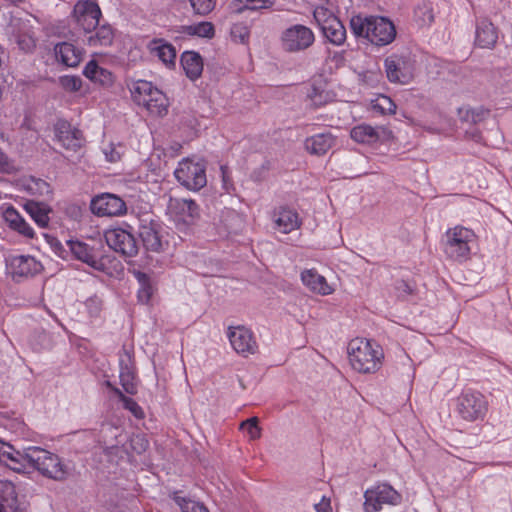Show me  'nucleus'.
<instances>
[{"mask_svg": "<svg viewBox=\"0 0 512 512\" xmlns=\"http://www.w3.org/2000/svg\"><path fill=\"white\" fill-rule=\"evenodd\" d=\"M83 74L90 81L106 87L112 86L115 80L112 72L100 66L95 60H90L86 64Z\"/></svg>", "mask_w": 512, "mask_h": 512, "instance_id": "cd10ccee", "label": "nucleus"}, {"mask_svg": "<svg viewBox=\"0 0 512 512\" xmlns=\"http://www.w3.org/2000/svg\"><path fill=\"white\" fill-rule=\"evenodd\" d=\"M414 17L420 26L430 25L434 20L431 4L425 2L419 4L414 11Z\"/></svg>", "mask_w": 512, "mask_h": 512, "instance_id": "ea45409f", "label": "nucleus"}, {"mask_svg": "<svg viewBox=\"0 0 512 512\" xmlns=\"http://www.w3.org/2000/svg\"><path fill=\"white\" fill-rule=\"evenodd\" d=\"M0 501L13 512L23 510V503L19 501L15 486L9 481H0Z\"/></svg>", "mask_w": 512, "mask_h": 512, "instance_id": "2f4dec72", "label": "nucleus"}, {"mask_svg": "<svg viewBox=\"0 0 512 512\" xmlns=\"http://www.w3.org/2000/svg\"><path fill=\"white\" fill-rule=\"evenodd\" d=\"M273 219L276 229L284 234L298 229L301 225L298 213L287 207L275 210Z\"/></svg>", "mask_w": 512, "mask_h": 512, "instance_id": "4be33fe9", "label": "nucleus"}, {"mask_svg": "<svg viewBox=\"0 0 512 512\" xmlns=\"http://www.w3.org/2000/svg\"><path fill=\"white\" fill-rule=\"evenodd\" d=\"M227 337L232 348L242 356L254 354L257 349L253 333L244 326H230L227 330Z\"/></svg>", "mask_w": 512, "mask_h": 512, "instance_id": "a211bd4d", "label": "nucleus"}, {"mask_svg": "<svg viewBox=\"0 0 512 512\" xmlns=\"http://www.w3.org/2000/svg\"><path fill=\"white\" fill-rule=\"evenodd\" d=\"M120 383L124 391L134 395L137 392V384L135 381L134 371L131 366V355L125 352L124 357L120 359Z\"/></svg>", "mask_w": 512, "mask_h": 512, "instance_id": "c756f323", "label": "nucleus"}, {"mask_svg": "<svg viewBox=\"0 0 512 512\" xmlns=\"http://www.w3.org/2000/svg\"><path fill=\"white\" fill-rule=\"evenodd\" d=\"M6 507L7 506L0 501V512H5L6 511Z\"/></svg>", "mask_w": 512, "mask_h": 512, "instance_id": "052dcab7", "label": "nucleus"}, {"mask_svg": "<svg viewBox=\"0 0 512 512\" xmlns=\"http://www.w3.org/2000/svg\"><path fill=\"white\" fill-rule=\"evenodd\" d=\"M114 39V32L109 25L98 27L94 33H91L86 43L90 47H107L110 46Z\"/></svg>", "mask_w": 512, "mask_h": 512, "instance_id": "f704fd0d", "label": "nucleus"}, {"mask_svg": "<svg viewBox=\"0 0 512 512\" xmlns=\"http://www.w3.org/2000/svg\"><path fill=\"white\" fill-rule=\"evenodd\" d=\"M317 512H332L330 499L325 496L322 497L320 502L314 505Z\"/></svg>", "mask_w": 512, "mask_h": 512, "instance_id": "13d9d810", "label": "nucleus"}, {"mask_svg": "<svg viewBox=\"0 0 512 512\" xmlns=\"http://www.w3.org/2000/svg\"><path fill=\"white\" fill-rule=\"evenodd\" d=\"M181 65L191 80L198 79L203 71V61L201 56L194 51H186L181 56Z\"/></svg>", "mask_w": 512, "mask_h": 512, "instance_id": "7c9ffc66", "label": "nucleus"}, {"mask_svg": "<svg viewBox=\"0 0 512 512\" xmlns=\"http://www.w3.org/2000/svg\"><path fill=\"white\" fill-rule=\"evenodd\" d=\"M131 447L138 454L146 451L149 446L148 441L142 435H135L131 438Z\"/></svg>", "mask_w": 512, "mask_h": 512, "instance_id": "5fc2aeb1", "label": "nucleus"}, {"mask_svg": "<svg viewBox=\"0 0 512 512\" xmlns=\"http://www.w3.org/2000/svg\"><path fill=\"white\" fill-rule=\"evenodd\" d=\"M57 141L67 150H77L82 145L81 132L72 128L70 123L59 120L54 126Z\"/></svg>", "mask_w": 512, "mask_h": 512, "instance_id": "412c9836", "label": "nucleus"}, {"mask_svg": "<svg viewBox=\"0 0 512 512\" xmlns=\"http://www.w3.org/2000/svg\"><path fill=\"white\" fill-rule=\"evenodd\" d=\"M235 3L239 4V7L236 8V12L241 13L244 10L249 11H279V8H276L275 0H234Z\"/></svg>", "mask_w": 512, "mask_h": 512, "instance_id": "c9c22d12", "label": "nucleus"}, {"mask_svg": "<svg viewBox=\"0 0 512 512\" xmlns=\"http://www.w3.org/2000/svg\"><path fill=\"white\" fill-rule=\"evenodd\" d=\"M498 40L494 25L487 19L480 20L476 25L475 44L480 48L492 49Z\"/></svg>", "mask_w": 512, "mask_h": 512, "instance_id": "393cba45", "label": "nucleus"}, {"mask_svg": "<svg viewBox=\"0 0 512 512\" xmlns=\"http://www.w3.org/2000/svg\"><path fill=\"white\" fill-rule=\"evenodd\" d=\"M307 96L315 107L323 106L336 98V94L329 89L328 84L321 78L313 80Z\"/></svg>", "mask_w": 512, "mask_h": 512, "instance_id": "bb28decb", "label": "nucleus"}, {"mask_svg": "<svg viewBox=\"0 0 512 512\" xmlns=\"http://www.w3.org/2000/svg\"><path fill=\"white\" fill-rule=\"evenodd\" d=\"M363 509L365 512H379L383 505H398L402 497L388 483H377L364 492Z\"/></svg>", "mask_w": 512, "mask_h": 512, "instance_id": "9d476101", "label": "nucleus"}, {"mask_svg": "<svg viewBox=\"0 0 512 512\" xmlns=\"http://www.w3.org/2000/svg\"><path fill=\"white\" fill-rule=\"evenodd\" d=\"M370 105L374 112L381 115L395 114L397 108L393 100L383 94L377 95L375 98L371 99Z\"/></svg>", "mask_w": 512, "mask_h": 512, "instance_id": "58836bf2", "label": "nucleus"}, {"mask_svg": "<svg viewBox=\"0 0 512 512\" xmlns=\"http://www.w3.org/2000/svg\"><path fill=\"white\" fill-rule=\"evenodd\" d=\"M35 446H30L24 450H17L10 444H0V462L18 473H25L32 466V453Z\"/></svg>", "mask_w": 512, "mask_h": 512, "instance_id": "f8f14e48", "label": "nucleus"}, {"mask_svg": "<svg viewBox=\"0 0 512 512\" xmlns=\"http://www.w3.org/2000/svg\"><path fill=\"white\" fill-rule=\"evenodd\" d=\"M6 264L13 279L32 277L43 269L42 264L30 255H11Z\"/></svg>", "mask_w": 512, "mask_h": 512, "instance_id": "f3484780", "label": "nucleus"}, {"mask_svg": "<svg viewBox=\"0 0 512 512\" xmlns=\"http://www.w3.org/2000/svg\"><path fill=\"white\" fill-rule=\"evenodd\" d=\"M239 429L244 431L249 440H257L261 437V428L259 427V420L257 417H251L241 422Z\"/></svg>", "mask_w": 512, "mask_h": 512, "instance_id": "37998d69", "label": "nucleus"}, {"mask_svg": "<svg viewBox=\"0 0 512 512\" xmlns=\"http://www.w3.org/2000/svg\"><path fill=\"white\" fill-rule=\"evenodd\" d=\"M66 244L75 259L94 270L101 271L104 269V264L100 258L98 249L79 240H69Z\"/></svg>", "mask_w": 512, "mask_h": 512, "instance_id": "6ab92c4d", "label": "nucleus"}, {"mask_svg": "<svg viewBox=\"0 0 512 512\" xmlns=\"http://www.w3.org/2000/svg\"><path fill=\"white\" fill-rule=\"evenodd\" d=\"M395 289L397 291V296L403 299H406L409 295L413 293L412 286L404 280H400L396 282Z\"/></svg>", "mask_w": 512, "mask_h": 512, "instance_id": "6e6d98bb", "label": "nucleus"}, {"mask_svg": "<svg viewBox=\"0 0 512 512\" xmlns=\"http://www.w3.org/2000/svg\"><path fill=\"white\" fill-rule=\"evenodd\" d=\"M348 357L355 371L371 374L381 368L384 353L375 342L365 338H355L348 344Z\"/></svg>", "mask_w": 512, "mask_h": 512, "instance_id": "f03ea898", "label": "nucleus"}, {"mask_svg": "<svg viewBox=\"0 0 512 512\" xmlns=\"http://www.w3.org/2000/svg\"><path fill=\"white\" fill-rule=\"evenodd\" d=\"M221 172H222V181H223V187L226 191H229L230 188L232 187V184L230 182V179H229V176H228V173H227V169L225 167H221Z\"/></svg>", "mask_w": 512, "mask_h": 512, "instance_id": "bf43d9fd", "label": "nucleus"}, {"mask_svg": "<svg viewBox=\"0 0 512 512\" xmlns=\"http://www.w3.org/2000/svg\"><path fill=\"white\" fill-rule=\"evenodd\" d=\"M167 209L179 229L193 225L200 218L199 205L192 199L170 198Z\"/></svg>", "mask_w": 512, "mask_h": 512, "instance_id": "9b49d317", "label": "nucleus"}, {"mask_svg": "<svg viewBox=\"0 0 512 512\" xmlns=\"http://www.w3.org/2000/svg\"><path fill=\"white\" fill-rule=\"evenodd\" d=\"M161 226L154 221H144L139 230V235L142 239L143 245L147 250L159 252L162 248Z\"/></svg>", "mask_w": 512, "mask_h": 512, "instance_id": "b1692460", "label": "nucleus"}, {"mask_svg": "<svg viewBox=\"0 0 512 512\" xmlns=\"http://www.w3.org/2000/svg\"><path fill=\"white\" fill-rule=\"evenodd\" d=\"M11 229L17 231L19 234L23 235L27 238H33L34 237V230L33 228L25 221V219H22L20 222L17 223L14 227Z\"/></svg>", "mask_w": 512, "mask_h": 512, "instance_id": "4d7b16f0", "label": "nucleus"}, {"mask_svg": "<svg viewBox=\"0 0 512 512\" xmlns=\"http://www.w3.org/2000/svg\"><path fill=\"white\" fill-rule=\"evenodd\" d=\"M324 37L333 45L340 46L346 40V30L340 20L336 17L321 28Z\"/></svg>", "mask_w": 512, "mask_h": 512, "instance_id": "473e14b6", "label": "nucleus"}, {"mask_svg": "<svg viewBox=\"0 0 512 512\" xmlns=\"http://www.w3.org/2000/svg\"><path fill=\"white\" fill-rule=\"evenodd\" d=\"M123 147L121 145L109 144L104 147L103 152L106 160L109 162H117L122 155Z\"/></svg>", "mask_w": 512, "mask_h": 512, "instance_id": "3c124183", "label": "nucleus"}, {"mask_svg": "<svg viewBox=\"0 0 512 512\" xmlns=\"http://www.w3.org/2000/svg\"><path fill=\"white\" fill-rule=\"evenodd\" d=\"M442 245L448 259L463 263L477 246V236L472 229L458 225L445 232Z\"/></svg>", "mask_w": 512, "mask_h": 512, "instance_id": "20e7f679", "label": "nucleus"}, {"mask_svg": "<svg viewBox=\"0 0 512 512\" xmlns=\"http://www.w3.org/2000/svg\"><path fill=\"white\" fill-rule=\"evenodd\" d=\"M488 401L479 391L464 390L456 399L455 410L465 421L481 420L488 411Z\"/></svg>", "mask_w": 512, "mask_h": 512, "instance_id": "6e6552de", "label": "nucleus"}, {"mask_svg": "<svg viewBox=\"0 0 512 512\" xmlns=\"http://www.w3.org/2000/svg\"><path fill=\"white\" fill-rule=\"evenodd\" d=\"M16 41H17L18 47L25 52H29L35 47V40L29 34H23V35L17 36Z\"/></svg>", "mask_w": 512, "mask_h": 512, "instance_id": "864d4df0", "label": "nucleus"}, {"mask_svg": "<svg viewBox=\"0 0 512 512\" xmlns=\"http://www.w3.org/2000/svg\"><path fill=\"white\" fill-rule=\"evenodd\" d=\"M104 238L107 245L114 251L125 256H134L138 246L132 233L121 227L110 228L105 231Z\"/></svg>", "mask_w": 512, "mask_h": 512, "instance_id": "ddd939ff", "label": "nucleus"}, {"mask_svg": "<svg viewBox=\"0 0 512 512\" xmlns=\"http://www.w3.org/2000/svg\"><path fill=\"white\" fill-rule=\"evenodd\" d=\"M73 16L79 27L91 33L99 23L101 10L96 0H79L74 6Z\"/></svg>", "mask_w": 512, "mask_h": 512, "instance_id": "4468645a", "label": "nucleus"}, {"mask_svg": "<svg viewBox=\"0 0 512 512\" xmlns=\"http://www.w3.org/2000/svg\"><path fill=\"white\" fill-rule=\"evenodd\" d=\"M302 284L312 293L328 296L334 293L335 287L314 268L304 269L300 274Z\"/></svg>", "mask_w": 512, "mask_h": 512, "instance_id": "aec40b11", "label": "nucleus"}, {"mask_svg": "<svg viewBox=\"0 0 512 512\" xmlns=\"http://www.w3.org/2000/svg\"><path fill=\"white\" fill-rule=\"evenodd\" d=\"M335 144L334 136L327 133H320L308 137L305 140L304 146L307 152L313 155H323L329 151Z\"/></svg>", "mask_w": 512, "mask_h": 512, "instance_id": "c85d7f7f", "label": "nucleus"}, {"mask_svg": "<svg viewBox=\"0 0 512 512\" xmlns=\"http://www.w3.org/2000/svg\"><path fill=\"white\" fill-rule=\"evenodd\" d=\"M350 27L356 36L364 37L377 46L388 45L396 37L394 24L381 16H354L350 20Z\"/></svg>", "mask_w": 512, "mask_h": 512, "instance_id": "f257e3e1", "label": "nucleus"}, {"mask_svg": "<svg viewBox=\"0 0 512 512\" xmlns=\"http://www.w3.org/2000/svg\"><path fill=\"white\" fill-rule=\"evenodd\" d=\"M134 275L140 284L138 300L143 304H147L154 293V286L151 279L147 274L140 271L134 272Z\"/></svg>", "mask_w": 512, "mask_h": 512, "instance_id": "4c0bfd02", "label": "nucleus"}, {"mask_svg": "<svg viewBox=\"0 0 512 512\" xmlns=\"http://www.w3.org/2000/svg\"><path fill=\"white\" fill-rule=\"evenodd\" d=\"M233 41L241 44L248 42L250 37V29L244 23H236L232 26L230 31Z\"/></svg>", "mask_w": 512, "mask_h": 512, "instance_id": "c03bdc74", "label": "nucleus"}, {"mask_svg": "<svg viewBox=\"0 0 512 512\" xmlns=\"http://www.w3.org/2000/svg\"><path fill=\"white\" fill-rule=\"evenodd\" d=\"M183 32L189 36L211 39L215 35V28L211 22L202 21L183 27Z\"/></svg>", "mask_w": 512, "mask_h": 512, "instance_id": "e433bc0d", "label": "nucleus"}, {"mask_svg": "<svg viewBox=\"0 0 512 512\" xmlns=\"http://www.w3.org/2000/svg\"><path fill=\"white\" fill-rule=\"evenodd\" d=\"M60 86L67 92H77L82 87V80L78 76L65 75L59 79Z\"/></svg>", "mask_w": 512, "mask_h": 512, "instance_id": "49530a36", "label": "nucleus"}, {"mask_svg": "<svg viewBox=\"0 0 512 512\" xmlns=\"http://www.w3.org/2000/svg\"><path fill=\"white\" fill-rule=\"evenodd\" d=\"M174 501L181 508L182 512H209L206 506L202 503L186 499L180 496L178 493H174Z\"/></svg>", "mask_w": 512, "mask_h": 512, "instance_id": "79ce46f5", "label": "nucleus"}, {"mask_svg": "<svg viewBox=\"0 0 512 512\" xmlns=\"http://www.w3.org/2000/svg\"><path fill=\"white\" fill-rule=\"evenodd\" d=\"M132 100L150 115L163 117L168 113L170 102L165 93L147 80H135L129 85Z\"/></svg>", "mask_w": 512, "mask_h": 512, "instance_id": "7ed1b4c3", "label": "nucleus"}, {"mask_svg": "<svg viewBox=\"0 0 512 512\" xmlns=\"http://www.w3.org/2000/svg\"><path fill=\"white\" fill-rule=\"evenodd\" d=\"M384 67L390 82L407 85L415 77L416 60L409 52L395 53L385 59Z\"/></svg>", "mask_w": 512, "mask_h": 512, "instance_id": "423d86ee", "label": "nucleus"}, {"mask_svg": "<svg viewBox=\"0 0 512 512\" xmlns=\"http://www.w3.org/2000/svg\"><path fill=\"white\" fill-rule=\"evenodd\" d=\"M3 219L6 222V224L12 228L15 225H17L18 222H20L22 219H24L18 211L11 205L3 207Z\"/></svg>", "mask_w": 512, "mask_h": 512, "instance_id": "09e8293b", "label": "nucleus"}, {"mask_svg": "<svg viewBox=\"0 0 512 512\" xmlns=\"http://www.w3.org/2000/svg\"><path fill=\"white\" fill-rule=\"evenodd\" d=\"M150 53L157 57L167 68L176 64V49L163 39H154L148 45Z\"/></svg>", "mask_w": 512, "mask_h": 512, "instance_id": "a878e982", "label": "nucleus"}, {"mask_svg": "<svg viewBox=\"0 0 512 512\" xmlns=\"http://www.w3.org/2000/svg\"><path fill=\"white\" fill-rule=\"evenodd\" d=\"M115 394L119 397V399L123 402L124 407L129 410L135 417L142 418L143 417V411L141 407L132 399L123 394V392L115 388L114 389Z\"/></svg>", "mask_w": 512, "mask_h": 512, "instance_id": "a18cd8bd", "label": "nucleus"}, {"mask_svg": "<svg viewBox=\"0 0 512 512\" xmlns=\"http://www.w3.org/2000/svg\"><path fill=\"white\" fill-rule=\"evenodd\" d=\"M90 207L92 213L100 217L121 216L127 210L125 202L111 193H103L94 197Z\"/></svg>", "mask_w": 512, "mask_h": 512, "instance_id": "2eb2a0df", "label": "nucleus"}, {"mask_svg": "<svg viewBox=\"0 0 512 512\" xmlns=\"http://www.w3.org/2000/svg\"><path fill=\"white\" fill-rule=\"evenodd\" d=\"M350 136L358 143L376 145L388 142L392 138V132L385 126L360 124L351 129Z\"/></svg>", "mask_w": 512, "mask_h": 512, "instance_id": "dca6fc26", "label": "nucleus"}, {"mask_svg": "<svg viewBox=\"0 0 512 512\" xmlns=\"http://www.w3.org/2000/svg\"><path fill=\"white\" fill-rule=\"evenodd\" d=\"M194 15L207 16L216 7L217 0H186Z\"/></svg>", "mask_w": 512, "mask_h": 512, "instance_id": "a19ab883", "label": "nucleus"}, {"mask_svg": "<svg viewBox=\"0 0 512 512\" xmlns=\"http://www.w3.org/2000/svg\"><path fill=\"white\" fill-rule=\"evenodd\" d=\"M24 208L39 227H47L50 220L49 213L51 212L48 205L41 202L28 201Z\"/></svg>", "mask_w": 512, "mask_h": 512, "instance_id": "72a5a7b5", "label": "nucleus"}, {"mask_svg": "<svg viewBox=\"0 0 512 512\" xmlns=\"http://www.w3.org/2000/svg\"><path fill=\"white\" fill-rule=\"evenodd\" d=\"M28 188L34 194L44 195L50 193L49 184L41 179H32Z\"/></svg>", "mask_w": 512, "mask_h": 512, "instance_id": "603ef678", "label": "nucleus"}, {"mask_svg": "<svg viewBox=\"0 0 512 512\" xmlns=\"http://www.w3.org/2000/svg\"><path fill=\"white\" fill-rule=\"evenodd\" d=\"M54 53L56 60L67 67H77L83 57V51L70 42L56 44Z\"/></svg>", "mask_w": 512, "mask_h": 512, "instance_id": "5701e85b", "label": "nucleus"}, {"mask_svg": "<svg viewBox=\"0 0 512 512\" xmlns=\"http://www.w3.org/2000/svg\"><path fill=\"white\" fill-rule=\"evenodd\" d=\"M174 175L182 186L191 191H199L207 184L206 163L200 158L182 159Z\"/></svg>", "mask_w": 512, "mask_h": 512, "instance_id": "39448f33", "label": "nucleus"}, {"mask_svg": "<svg viewBox=\"0 0 512 512\" xmlns=\"http://www.w3.org/2000/svg\"><path fill=\"white\" fill-rule=\"evenodd\" d=\"M31 469L53 480H64L68 475V467L61 458L50 451L35 446L32 453Z\"/></svg>", "mask_w": 512, "mask_h": 512, "instance_id": "1a4fd4ad", "label": "nucleus"}, {"mask_svg": "<svg viewBox=\"0 0 512 512\" xmlns=\"http://www.w3.org/2000/svg\"><path fill=\"white\" fill-rule=\"evenodd\" d=\"M85 306L88 313L91 316L95 317L98 316L100 311L102 310L103 301L100 297L94 295L86 300Z\"/></svg>", "mask_w": 512, "mask_h": 512, "instance_id": "8fccbe9b", "label": "nucleus"}, {"mask_svg": "<svg viewBox=\"0 0 512 512\" xmlns=\"http://www.w3.org/2000/svg\"><path fill=\"white\" fill-rule=\"evenodd\" d=\"M314 19L319 25L320 29L324 27L328 22H330V19H335L336 17L332 14L331 11H329L324 6H317L314 9Z\"/></svg>", "mask_w": 512, "mask_h": 512, "instance_id": "de8ad7c7", "label": "nucleus"}, {"mask_svg": "<svg viewBox=\"0 0 512 512\" xmlns=\"http://www.w3.org/2000/svg\"><path fill=\"white\" fill-rule=\"evenodd\" d=\"M315 42L312 29L303 24H293L282 30L279 36L281 49L289 54H297L309 49Z\"/></svg>", "mask_w": 512, "mask_h": 512, "instance_id": "0eeeda50", "label": "nucleus"}]
</instances>
